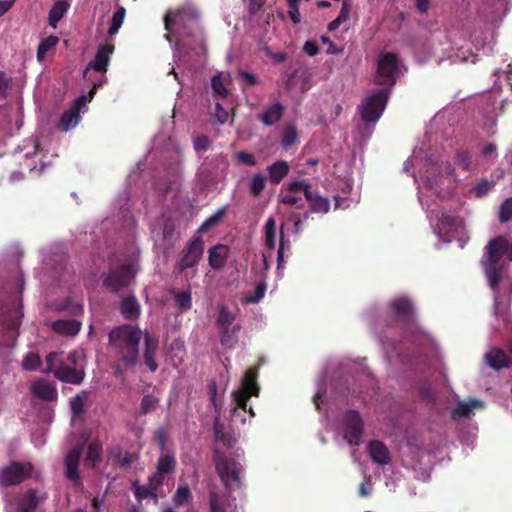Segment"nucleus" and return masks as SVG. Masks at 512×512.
Masks as SVG:
<instances>
[{"instance_id": "obj_9", "label": "nucleus", "mask_w": 512, "mask_h": 512, "mask_svg": "<svg viewBox=\"0 0 512 512\" xmlns=\"http://www.w3.org/2000/svg\"><path fill=\"white\" fill-rule=\"evenodd\" d=\"M31 472L32 466L29 463L12 462L0 470V486L7 488L18 485L30 478Z\"/></svg>"}, {"instance_id": "obj_5", "label": "nucleus", "mask_w": 512, "mask_h": 512, "mask_svg": "<svg viewBox=\"0 0 512 512\" xmlns=\"http://www.w3.org/2000/svg\"><path fill=\"white\" fill-rule=\"evenodd\" d=\"M388 310L395 318L397 324L405 330L413 332L415 329V309L411 299L400 296L388 302Z\"/></svg>"}, {"instance_id": "obj_12", "label": "nucleus", "mask_w": 512, "mask_h": 512, "mask_svg": "<svg viewBox=\"0 0 512 512\" xmlns=\"http://www.w3.org/2000/svg\"><path fill=\"white\" fill-rule=\"evenodd\" d=\"M82 454V446L76 445L70 449L65 456V476L70 481L74 482L75 485L81 484V478L79 474V463Z\"/></svg>"}, {"instance_id": "obj_55", "label": "nucleus", "mask_w": 512, "mask_h": 512, "mask_svg": "<svg viewBox=\"0 0 512 512\" xmlns=\"http://www.w3.org/2000/svg\"><path fill=\"white\" fill-rule=\"evenodd\" d=\"M194 150L207 151L210 147V140L206 135H201L193 140Z\"/></svg>"}, {"instance_id": "obj_8", "label": "nucleus", "mask_w": 512, "mask_h": 512, "mask_svg": "<svg viewBox=\"0 0 512 512\" xmlns=\"http://www.w3.org/2000/svg\"><path fill=\"white\" fill-rule=\"evenodd\" d=\"M288 191L297 193L303 191L305 199L309 203L310 211L315 213H327L330 211V201L328 198L321 197L318 193L311 191V186L305 181H294L288 183Z\"/></svg>"}, {"instance_id": "obj_3", "label": "nucleus", "mask_w": 512, "mask_h": 512, "mask_svg": "<svg viewBox=\"0 0 512 512\" xmlns=\"http://www.w3.org/2000/svg\"><path fill=\"white\" fill-rule=\"evenodd\" d=\"M259 392L260 387L257 383V369L252 367L244 373L240 388L232 393L235 403L233 414L235 415L237 410L242 409L245 412L247 411L250 416L254 417V409L252 407L247 408V402L251 397H258Z\"/></svg>"}, {"instance_id": "obj_35", "label": "nucleus", "mask_w": 512, "mask_h": 512, "mask_svg": "<svg viewBox=\"0 0 512 512\" xmlns=\"http://www.w3.org/2000/svg\"><path fill=\"white\" fill-rule=\"evenodd\" d=\"M192 492L188 485L179 486L172 496V503L176 507H182L192 501Z\"/></svg>"}, {"instance_id": "obj_31", "label": "nucleus", "mask_w": 512, "mask_h": 512, "mask_svg": "<svg viewBox=\"0 0 512 512\" xmlns=\"http://www.w3.org/2000/svg\"><path fill=\"white\" fill-rule=\"evenodd\" d=\"M69 9V3L66 0H57L49 11V24L56 27L57 23L64 17Z\"/></svg>"}, {"instance_id": "obj_2", "label": "nucleus", "mask_w": 512, "mask_h": 512, "mask_svg": "<svg viewBox=\"0 0 512 512\" xmlns=\"http://www.w3.org/2000/svg\"><path fill=\"white\" fill-rule=\"evenodd\" d=\"M25 286L21 272H17L13 291L7 295L6 302L0 305V346H13L21 323V292Z\"/></svg>"}, {"instance_id": "obj_1", "label": "nucleus", "mask_w": 512, "mask_h": 512, "mask_svg": "<svg viewBox=\"0 0 512 512\" xmlns=\"http://www.w3.org/2000/svg\"><path fill=\"white\" fill-rule=\"evenodd\" d=\"M142 331L139 326L124 324L108 333V352L113 361L114 374L133 369L140 361Z\"/></svg>"}, {"instance_id": "obj_36", "label": "nucleus", "mask_w": 512, "mask_h": 512, "mask_svg": "<svg viewBox=\"0 0 512 512\" xmlns=\"http://www.w3.org/2000/svg\"><path fill=\"white\" fill-rule=\"evenodd\" d=\"M172 295L174 301H176L177 306L181 312L188 311L192 307V296L191 292L188 291H180V290H172Z\"/></svg>"}, {"instance_id": "obj_28", "label": "nucleus", "mask_w": 512, "mask_h": 512, "mask_svg": "<svg viewBox=\"0 0 512 512\" xmlns=\"http://www.w3.org/2000/svg\"><path fill=\"white\" fill-rule=\"evenodd\" d=\"M119 310L120 314L127 320H135L140 316V304L133 296L122 299L119 305Z\"/></svg>"}, {"instance_id": "obj_10", "label": "nucleus", "mask_w": 512, "mask_h": 512, "mask_svg": "<svg viewBox=\"0 0 512 512\" xmlns=\"http://www.w3.org/2000/svg\"><path fill=\"white\" fill-rule=\"evenodd\" d=\"M344 438L350 445H358L363 433V421L358 411L349 409L343 418Z\"/></svg>"}, {"instance_id": "obj_33", "label": "nucleus", "mask_w": 512, "mask_h": 512, "mask_svg": "<svg viewBox=\"0 0 512 512\" xmlns=\"http://www.w3.org/2000/svg\"><path fill=\"white\" fill-rule=\"evenodd\" d=\"M87 401V392L82 391L80 394H77L70 398V409L72 416L75 418H80L85 413V402Z\"/></svg>"}, {"instance_id": "obj_63", "label": "nucleus", "mask_w": 512, "mask_h": 512, "mask_svg": "<svg viewBox=\"0 0 512 512\" xmlns=\"http://www.w3.org/2000/svg\"><path fill=\"white\" fill-rule=\"evenodd\" d=\"M349 14H350V7L347 4V2L344 1L343 5H342V9L340 11V14H338V16L336 18L344 23L349 19Z\"/></svg>"}, {"instance_id": "obj_39", "label": "nucleus", "mask_w": 512, "mask_h": 512, "mask_svg": "<svg viewBox=\"0 0 512 512\" xmlns=\"http://www.w3.org/2000/svg\"><path fill=\"white\" fill-rule=\"evenodd\" d=\"M59 39L55 35H49L41 40L37 49V59L43 61L48 51L55 48Z\"/></svg>"}, {"instance_id": "obj_48", "label": "nucleus", "mask_w": 512, "mask_h": 512, "mask_svg": "<svg viewBox=\"0 0 512 512\" xmlns=\"http://www.w3.org/2000/svg\"><path fill=\"white\" fill-rule=\"evenodd\" d=\"M297 140V131L293 125H288L283 130L282 146L289 149Z\"/></svg>"}, {"instance_id": "obj_62", "label": "nucleus", "mask_w": 512, "mask_h": 512, "mask_svg": "<svg viewBox=\"0 0 512 512\" xmlns=\"http://www.w3.org/2000/svg\"><path fill=\"white\" fill-rule=\"evenodd\" d=\"M98 86H99V85H97V84H93V86H92V88H91V90H90V92H89V96H86V95H82V96H80V97L75 101V104H74V105H72V106H77V107H79V108H80V106H81V105H84V104L87 102L88 98L91 100V99H92V97H93V95H94V93L96 92V90H97Z\"/></svg>"}, {"instance_id": "obj_13", "label": "nucleus", "mask_w": 512, "mask_h": 512, "mask_svg": "<svg viewBox=\"0 0 512 512\" xmlns=\"http://www.w3.org/2000/svg\"><path fill=\"white\" fill-rule=\"evenodd\" d=\"M177 467V460L173 454L166 453L159 456L156 471L150 477L158 484H165V476L173 474Z\"/></svg>"}, {"instance_id": "obj_15", "label": "nucleus", "mask_w": 512, "mask_h": 512, "mask_svg": "<svg viewBox=\"0 0 512 512\" xmlns=\"http://www.w3.org/2000/svg\"><path fill=\"white\" fill-rule=\"evenodd\" d=\"M507 240L502 236L493 238L485 246L486 261L483 264L497 265L503 253L507 252Z\"/></svg>"}, {"instance_id": "obj_42", "label": "nucleus", "mask_w": 512, "mask_h": 512, "mask_svg": "<svg viewBox=\"0 0 512 512\" xmlns=\"http://www.w3.org/2000/svg\"><path fill=\"white\" fill-rule=\"evenodd\" d=\"M126 9L123 7H119L117 11L114 12L112 22H110V26L108 28L109 35H116L121 27L123 21L125 20Z\"/></svg>"}, {"instance_id": "obj_57", "label": "nucleus", "mask_w": 512, "mask_h": 512, "mask_svg": "<svg viewBox=\"0 0 512 512\" xmlns=\"http://www.w3.org/2000/svg\"><path fill=\"white\" fill-rule=\"evenodd\" d=\"M208 394L210 403L212 404V406H214L217 413L219 414L220 408L217 402V384L215 382H211L208 384Z\"/></svg>"}, {"instance_id": "obj_4", "label": "nucleus", "mask_w": 512, "mask_h": 512, "mask_svg": "<svg viewBox=\"0 0 512 512\" xmlns=\"http://www.w3.org/2000/svg\"><path fill=\"white\" fill-rule=\"evenodd\" d=\"M388 89H378L371 92L359 106V112L364 122H376L382 116L388 101Z\"/></svg>"}, {"instance_id": "obj_38", "label": "nucleus", "mask_w": 512, "mask_h": 512, "mask_svg": "<svg viewBox=\"0 0 512 512\" xmlns=\"http://www.w3.org/2000/svg\"><path fill=\"white\" fill-rule=\"evenodd\" d=\"M214 435L216 441L222 443L226 447H232L235 443L234 438L232 437L230 432L224 431L223 425L219 422L218 418L214 424Z\"/></svg>"}, {"instance_id": "obj_26", "label": "nucleus", "mask_w": 512, "mask_h": 512, "mask_svg": "<svg viewBox=\"0 0 512 512\" xmlns=\"http://www.w3.org/2000/svg\"><path fill=\"white\" fill-rule=\"evenodd\" d=\"M240 330V324H235L232 327L219 329V340L222 347L226 349H233L239 341L238 334Z\"/></svg>"}, {"instance_id": "obj_7", "label": "nucleus", "mask_w": 512, "mask_h": 512, "mask_svg": "<svg viewBox=\"0 0 512 512\" xmlns=\"http://www.w3.org/2000/svg\"><path fill=\"white\" fill-rule=\"evenodd\" d=\"M203 253L204 241L202 237H194L182 250L178 262L174 265V271L181 274L185 269L194 268L203 257Z\"/></svg>"}, {"instance_id": "obj_54", "label": "nucleus", "mask_w": 512, "mask_h": 512, "mask_svg": "<svg viewBox=\"0 0 512 512\" xmlns=\"http://www.w3.org/2000/svg\"><path fill=\"white\" fill-rule=\"evenodd\" d=\"M491 187H493V184L488 181L487 179H482L480 182L474 186L473 191L475 193V196L478 198H482L490 191Z\"/></svg>"}, {"instance_id": "obj_27", "label": "nucleus", "mask_w": 512, "mask_h": 512, "mask_svg": "<svg viewBox=\"0 0 512 512\" xmlns=\"http://www.w3.org/2000/svg\"><path fill=\"white\" fill-rule=\"evenodd\" d=\"M483 269L489 288L497 295L499 293V284L502 281L501 267L498 264H483Z\"/></svg>"}, {"instance_id": "obj_30", "label": "nucleus", "mask_w": 512, "mask_h": 512, "mask_svg": "<svg viewBox=\"0 0 512 512\" xmlns=\"http://www.w3.org/2000/svg\"><path fill=\"white\" fill-rule=\"evenodd\" d=\"M269 180L272 184H279L289 174V163L283 160L273 162L268 166Z\"/></svg>"}, {"instance_id": "obj_37", "label": "nucleus", "mask_w": 512, "mask_h": 512, "mask_svg": "<svg viewBox=\"0 0 512 512\" xmlns=\"http://www.w3.org/2000/svg\"><path fill=\"white\" fill-rule=\"evenodd\" d=\"M186 14H189L191 18L193 19H196L197 18V13L196 12H188L186 10H178L177 12H175L174 14H172L171 12H168L165 16V28L167 31H171L172 30V26L174 24H179L180 22H182L184 20V17Z\"/></svg>"}, {"instance_id": "obj_18", "label": "nucleus", "mask_w": 512, "mask_h": 512, "mask_svg": "<svg viewBox=\"0 0 512 512\" xmlns=\"http://www.w3.org/2000/svg\"><path fill=\"white\" fill-rule=\"evenodd\" d=\"M164 484H156L153 478L148 477L146 485H138L133 483V490L135 499L143 501L145 499H151L154 503L158 502V490L163 487Z\"/></svg>"}, {"instance_id": "obj_24", "label": "nucleus", "mask_w": 512, "mask_h": 512, "mask_svg": "<svg viewBox=\"0 0 512 512\" xmlns=\"http://www.w3.org/2000/svg\"><path fill=\"white\" fill-rule=\"evenodd\" d=\"M485 361L495 371H499L504 368L511 366V360L509 359L506 352L500 350V348H493L485 354Z\"/></svg>"}, {"instance_id": "obj_41", "label": "nucleus", "mask_w": 512, "mask_h": 512, "mask_svg": "<svg viewBox=\"0 0 512 512\" xmlns=\"http://www.w3.org/2000/svg\"><path fill=\"white\" fill-rule=\"evenodd\" d=\"M211 89L216 97L221 99L227 98L229 91L224 84V80L222 79L221 73L212 76Z\"/></svg>"}, {"instance_id": "obj_16", "label": "nucleus", "mask_w": 512, "mask_h": 512, "mask_svg": "<svg viewBox=\"0 0 512 512\" xmlns=\"http://www.w3.org/2000/svg\"><path fill=\"white\" fill-rule=\"evenodd\" d=\"M45 495H39L38 490L29 488L17 500V512H34L39 504L45 500Z\"/></svg>"}, {"instance_id": "obj_40", "label": "nucleus", "mask_w": 512, "mask_h": 512, "mask_svg": "<svg viewBox=\"0 0 512 512\" xmlns=\"http://www.w3.org/2000/svg\"><path fill=\"white\" fill-rule=\"evenodd\" d=\"M227 213V208L223 207L216 211L213 215L208 217L201 225L200 229H198V232L200 233H207L211 228L215 227L219 224V222L222 221L223 217Z\"/></svg>"}, {"instance_id": "obj_47", "label": "nucleus", "mask_w": 512, "mask_h": 512, "mask_svg": "<svg viewBox=\"0 0 512 512\" xmlns=\"http://www.w3.org/2000/svg\"><path fill=\"white\" fill-rule=\"evenodd\" d=\"M217 470L222 480L233 478L234 481H240V474L237 470L233 469L230 471V467L227 462H220L217 464Z\"/></svg>"}, {"instance_id": "obj_51", "label": "nucleus", "mask_w": 512, "mask_h": 512, "mask_svg": "<svg viewBox=\"0 0 512 512\" xmlns=\"http://www.w3.org/2000/svg\"><path fill=\"white\" fill-rule=\"evenodd\" d=\"M512 217V197L504 200L499 210V221L505 223Z\"/></svg>"}, {"instance_id": "obj_11", "label": "nucleus", "mask_w": 512, "mask_h": 512, "mask_svg": "<svg viewBox=\"0 0 512 512\" xmlns=\"http://www.w3.org/2000/svg\"><path fill=\"white\" fill-rule=\"evenodd\" d=\"M398 58L393 52L382 53L378 60V75L382 80L380 84L393 85L396 81Z\"/></svg>"}, {"instance_id": "obj_60", "label": "nucleus", "mask_w": 512, "mask_h": 512, "mask_svg": "<svg viewBox=\"0 0 512 512\" xmlns=\"http://www.w3.org/2000/svg\"><path fill=\"white\" fill-rule=\"evenodd\" d=\"M174 223L173 220L167 218L163 222V237L164 239H169L174 233Z\"/></svg>"}, {"instance_id": "obj_21", "label": "nucleus", "mask_w": 512, "mask_h": 512, "mask_svg": "<svg viewBox=\"0 0 512 512\" xmlns=\"http://www.w3.org/2000/svg\"><path fill=\"white\" fill-rule=\"evenodd\" d=\"M285 107L282 103L276 102L265 107L264 112L257 116L258 120L267 127L278 123L284 115Z\"/></svg>"}, {"instance_id": "obj_23", "label": "nucleus", "mask_w": 512, "mask_h": 512, "mask_svg": "<svg viewBox=\"0 0 512 512\" xmlns=\"http://www.w3.org/2000/svg\"><path fill=\"white\" fill-rule=\"evenodd\" d=\"M368 453L376 464L384 466L391 462V454L386 445L378 440L369 442Z\"/></svg>"}, {"instance_id": "obj_25", "label": "nucleus", "mask_w": 512, "mask_h": 512, "mask_svg": "<svg viewBox=\"0 0 512 512\" xmlns=\"http://www.w3.org/2000/svg\"><path fill=\"white\" fill-rule=\"evenodd\" d=\"M52 329L60 335L76 336L81 329V323L74 319H59L53 322Z\"/></svg>"}, {"instance_id": "obj_22", "label": "nucleus", "mask_w": 512, "mask_h": 512, "mask_svg": "<svg viewBox=\"0 0 512 512\" xmlns=\"http://www.w3.org/2000/svg\"><path fill=\"white\" fill-rule=\"evenodd\" d=\"M229 255V247L226 244H216L208 250V264L211 269L219 270L224 267Z\"/></svg>"}, {"instance_id": "obj_52", "label": "nucleus", "mask_w": 512, "mask_h": 512, "mask_svg": "<svg viewBox=\"0 0 512 512\" xmlns=\"http://www.w3.org/2000/svg\"><path fill=\"white\" fill-rule=\"evenodd\" d=\"M113 461L117 466L128 467L132 463V456L127 451H121L117 449L116 454L113 455Z\"/></svg>"}, {"instance_id": "obj_20", "label": "nucleus", "mask_w": 512, "mask_h": 512, "mask_svg": "<svg viewBox=\"0 0 512 512\" xmlns=\"http://www.w3.org/2000/svg\"><path fill=\"white\" fill-rule=\"evenodd\" d=\"M144 345V363L152 373H155L158 368V364L155 360L156 352L158 349V339L154 338L150 333L146 332L144 335Z\"/></svg>"}, {"instance_id": "obj_34", "label": "nucleus", "mask_w": 512, "mask_h": 512, "mask_svg": "<svg viewBox=\"0 0 512 512\" xmlns=\"http://www.w3.org/2000/svg\"><path fill=\"white\" fill-rule=\"evenodd\" d=\"M235 321V314L229 310L227 306L220 305L218 308V315L216 318V326L221 328L232 327Z\"/></svg>"}, {"instance_id": "obj_53", "label": "nucleus", "mask_w": 512, "mask_h": 512, "mask_svg": "<svg viewBox=\"0 0 512 512\" xmlns=\"http://www.w3.org/2000/svg\"><path fill=\"white\" fill-rule=\"evenodd\" d=\"M210 512H227L220 503L219 494L215 491H210L208 495Z\"/></svg>"}, {"instance_id": "obj_45", "label": "nucleus", "mask_w": 512, "mask_h": 512, "mask_svg": "<svg viewBox=\"0 0 512 512\" xmlns=\"http://www.w3.org/2000/svg\"><path fill=\"white\" fill-rule=\"evenodd\" d=\"M265 244L270 250L275 248V220L272 217L265 224Z\"/></svg>"}, {"instance_id": "obj_49", "label": "nucleus", "mask_w": 512, "mask_h": 512, "mask_svg": "<svg viewBox=\"0 0 512 512\" xmlns=\"http://www.w3.org/2000/svg\"><path fill=\"white\" fill-rule=\"evenodd\" d=\"M158 398L152 395L143 396L140 404V413L146 415L157 408Z\"/></svg>"}, {"instance_id": "obj_29", "label": "nucleus", "mask_w": 512, "mask_h": 512, "mask_svg": "<svg viewBox=\"0 0 512 512\" xmlns=\"http://www.w3.org/2000/svg\"><path fill=\"white\" fill-rule=\"evenodd\" d=\"M79 112V107L77 106H71L69 109L65 110L59 118L57 129L68 131L76 126L80 119Z\"/></svg>"}, {"instance_id": "obj_61", "label": "nucleus", "mask_w": 512, "mask_h": 512, "mask_svg": "<svg viewBox=\"0 0 512 512\" xmlns=\"http://www.w3.org/2000/svg\"><path fill=\"white\" fill-rule=\"evenodd\" d=\"M303 49H304V52L308 56H311V57L316 56L320 50L316 41H310V40L305 43Z\"/></svg>"}, {"instance_id": "obj_50", "label": "nucleus", "mask_w": 512, "mask_h": 512, "mask_svg": "<svg viewBox=\"0 0 512 512\" xmlns=\"http://www.w3.org/2000/svg\"><path fill=\"white\" fill-rule=\"evenodd\" d=\"M267 290V285L265 281H260L257 283L253 294L246 296L247 303H258L264 296Z\"/></svg>"}, {"instance_id": "obj_64", "label": "nucleus", "mask_w": 512, "mask_h": 512, "mask_svg": "<svg viewBox=\"0 0 512 512\" xmlns=\"http://www.w3.org/2000/svg\"><path fill=\"white\" fill-rule=\"evenodd\" d=\"M295 193H291L289 195H285L281 197V202L286 205H297V203L301 200L300 197L294 195Z\"/></svg>"}, {"instance_id": "obj_59", "label": "nucleus", "mask_w": 512, "mask_h": 512, "mask_svg": "<svg viewBox=\"0 0 512 512\" xmlns=\"http://www.w3.org/2000/svg\"><path fill=\"white\" fill-rule=\"evenodd\" d=\"M266 0H248L247 10L250 15H255L264 6Z\"/></svg>"}, {"instance_id": "obj_6", "label": "nucleus", "mask_w": 512, "mask_h": 512, "mask_svg": "<svg viewBox=\"0 0 512 512\" xmlns=\"http://www.w3.org/2000/svg\"><path fill=\"white\" fill-rule=\"evenodd\" d=\"M135 271L132 264H121L115 268H109L103 276V285L108 291L118 292L131 284L134 280Z\"/></svg>"}, {"instance_id": "obj_43", "label": "nucleus", "mask_w": 512, "mask_h": 512, "mask_svg": "<svg viewBox=\"0 0 512 512\" xmlns=\"http://www.w3.org/2000/svg\"><path fill=\"white\" fill-rule=\"evenodd\" d=\"M102 453V444L98 441H92L88 445V453L86 457V461L94 466L98 460L101 458Z\"/></svg>"}, {"instance_id": "obj_32", "label": "nucleus", "mask_w": 512, "mask_h": 512, "mask_svg": "<svg viewBox=\"0 0 512 512\" xmlns=\"http://www.w3.org/2000/svg\"><path fill=\"white\" fill-rule=\"evenodd\" d=\"M63 352H50L45 357V368L43 373H55L57 369L62 367L65 364V361L62 358Z\"/></svg>"}, {"instance_id": "obj_14", "label": "nucleus", "mask_w": 512, "mask_h": 512, "mask_svg": "<svg viewBox=\"0 0 512 512\" xmlns=\"http://www.w3.org/2000/svg\"><path fill=\"white\" fill-rule=\"evenodd\" d=\"M114 52V46L113 45H102L98 47L97 52L95 54L94 59L88 64L86 70H84L83 75L84 77L87 76L88 71L95 70L98 72H106L110 55H112Z\"/></svg>"}, {"instance_id": "obj_58", "label": "nucleus", "mask_w": 512, "mask_h": 512, "mask_svg": "<svg viewBox=\"0 0 512 512\" xmlns=\"http://www.w3.org/2000/svg\"><path fill=\"white\" fill-rule=\"evenodd\" d=\"M240 78L246 83L248 87H252L258 83V78L255 74L244 70L239 71Z\"/></svg>"}, {"instance_id": "obj_19", "label": "nucleus", "mask_w": 512, "mask_h": 512, "mask_svg": "<svg viewBox=\"0 0 512 512\" xmlns=\"http://www.w3.org/2000/svg\"><path fill=\"white\" fill-rule=\"evenodd\" d=\"M54 377L63 383L80 385L85 377L83 369L69 367L66 363L53 374Z\"/></svg>"}, {"instance_id": "obj_46", "label": "nucleus", "mask_w": 512, "mask_h": 512, "mask_svg": "<svg viewBox=\"0 0 512 512\" xmlns=\"http://www.w3.org/2000/svg\"><path fill=\"white\" fill-rule=\"evenodd\" d=\"M41 358L38 353L29 352L22 360V368L27 371L37 370L41 366Z\"/></svg>"}, {"instance_id": "obj_56", "label": "nucleus", "mask_w": 512, "mask_h": 512, "mask_svg": "<svg viewBox=\"0 0 512 512\" xmlns=\"http://www.w3.org/2000/svg\"><path fill=\"white\" fill-rule=\"evenodd\" d=\"M235 157H236V159H238L239 162H241L247 166L256 165L255 156L251 153L244 152V150H241L240 152H236Z\"/></svg>"}, {"instance_id": "obj_17", "label": "nucleus", "mask_w": 512, "mask_h": 512, "mask_svg": "<svg viewBox=\"0 0 512 512\" xmlns=\"http://www.w3.org/2000/svg\"><path fill=\"white\" fill-rule=\"evenodd\" d=\"M30 390L33 397L44 401L54 402L58 397L55 384H51L44 379H39L34 382L31 385Z\"/></svg>"}, {"instance_id": "obj_44", "label": "nucleus", "mask_w": 512, "mask_h": 512, "mask_svg": "<svg viewBox=\"0 0 512 512\" xmlns=\"http://www.w3.org/2000/svg\"><path fill=\"white\" fill-rule=\"evenodd\" d=\"M266 177L261 174H256L250 180V194L258 197L266 187Z\"/></svg>"}]
</instances>
